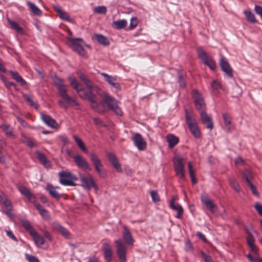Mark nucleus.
Instances as JSON below:
<instances>
[{"mask_svg":"<svg viewBox=\"0 0 262 262\" xmlns=\"http://www.w3.org/2000/svg\"><path fill=\"white\" fill-rule=\"evenodd\" d=\"M68 79L70 84L75 89L80 97L83 99H87L91 103V107L96 112L102 113L105 111V106L103 103H99L97 101L96 94H99L98 87L93 85L90 80L86 79L83 82L89 89L88 91H85L81 84H80L76 78L72 76H69Z\"/></svg>","mask_w":262,"mask_h":262,"instance_id":"nucleus-1","label":"nucleus"},{"mask_svg":"<svg viewBox=\"0 0 262 262\" xmlns=\"http://www.w3.org/2000/svg\"><path fill=\"white\" fill-rule=\"evenodd\" d=\"M53 81L58 90L59 96L64 100H58L59 106L64 108H67L68 106L76 107L78 106V103L67 93V85L64 84L62 79L56 76H52Z\"/></svg>","mask_w":262,"mask_h":262,"instance_id":"nucleus-2","label":"nucleus"},{"mask_svg":"<svg viewBox=\"0 0 262 262\" xmlns=\"http://www.w3.org/2000/svg\"><path fill=\"white\" fill-rule=\"evenodd\" d=\"M21 224L24 228L32 236L35 245L40 247L43 245L45 240L43 237L39 235L31 225L30 222L26 220H23L21 221Z\"/></svg>","mask_w":262,"mask_h":262,"instance_id":"nucleus-3","label":"nucleus"},{"mask_svg":"<svg viewBox=\"0 0 262 262\" xmlns=\"http://www.w3.org/2000/svg\"><path fill=\"white\" fill-rule=\"evenodd\" d=\"M174 170L176 176L181 180L185 178V171L184 168L185 159L184 157L177 156L173 160Z\"/></svg>","mask_w":262,"mask_h":262,"instance_id":"nucleus-4","label":"nucleus"},{"mask_svg":"<svg viewBox=\"0 0 262 262\" xmlns=\"http://www.w3.org/2000/svg\"><path fill=\"white\" fill-rule=\"evenodd\" d=\"M185 117L186 122L191 133L195 138H200L201 136L200 131L193 115L186 110Z\"/></svg>","mask_w":262,"mask_h":262,"instance_id":"nucleus-5","label":"nucleus"},{"mask_svg":"<svg viewBox=\"0 0 262 262\" xmlns=\"http://www.w3.org/2000/svg\"><path fill=\"white\" fill-rule=\"evenodd\" d=\"M68 43L69 46L75 52H76L80 56H85L86 55V51L82 46L81 42H83V40L80 38H73L72 37H68Z\"/></svg>","mask_w":262,"mask_h":262,"instance_id":"nucleus-6","label":"nucleus"},{"mask_svg":"<svg viewBox=\"0 0 262 262\" xmlns=\"http://www.w3.org/2000/svg\"><path fill=\"white\" fill-rule=\"evenodd\" d=\"M59 182L64 186L76 185L75 181L78 180L77 177L70 172L66 171H61L59 172Z\"/></svg>","mask_w":262,"mask_h":262,"instance_id":"nucleus-7","label":"nucleus"},{"mask_svg":"<svg viewBox=\"0 0 262 262\" xmlns=\"http://www.w3.org/2000/svg\"><path fill=\"white\" fill-rule=\"evenodd\" d=\"M103 102L107 104L109 108L113 110L117 115H122V111L118 106L117 101L108 94L105 92L103 93Z\"/></svg>","mask_w":262,"mask_h":262,"instance_id":"nucleus-8","label":"nucleus"},{"mask_svg":"<svg viewBox=\"0 0 262 262\" xmlns=\"http://www.w3.org/2000/svg\"><path fill=\"white\" fill-rule=\"evenodd\" d=\"M198 54L199 57L202 60L204 64L207 66L212 70L215 69L216 64L215 61L202 48L198 49Z\"/></svg>","mask_w":262,"mask_h":262,"instance_id":"nucleus-9","label":"nucleus"},{"mask_svg":"<svg viewBox=\"0 0 262 262\" xmlns=\"http://www.w3.org/2000/svg\"><path fill=\"white\" fill-rule=\"evenodd\" d=\"M80 178L81 186L84 189L90 190L92 187H93L96 191L98 190V187L95 183L92 176L89 175L88 177H85L84 175H80Z\"/></svg>","mask_w":262,"mask_h":262,"instance_id":"nucleus-10","label":"nucleus"},{"mask_svg":"<svg viewBox=\"0 0 262 262\" xmlns=\"http://www.w3.org/2000/svg\"><path fill=\"white\" fill-rule=\"evenodd\" d=\"M192 96L196 110L200 112L205 111L206 104L201 94L197 90H194L192 91Z\"/></svg>","mask_w":262,"mask_h":262,"instance_id":"nucleus-11","label":"nucleus"},{"mask_svg":"<svg viewBox=\"0 0 262 262\" xmlns=\"http://www.w3.org/2000/svg\"><path fill=\"white\" fill-rule=\"evenodd\" d=\"M116 245L117 253L119 259L122 262L126 261V247L121 239H118L115 242Z\"/></svg>","mask_w":262,"mask_h":262,"instance_id":"nucleus-12","label":"nucleus"},{"mask_svg":"<svg viewBox=\"0 0 262 262\" xmlns=\"http://www.w3.org/2000/svg\"><path fill=\"white\" fill-rule=\"evenodd\" d=\"M90 159L93 163L96 171L98 173L100 177H104V173L102 170L103 165L98 157L94 152L90 154Z\"/></svg>","mask_w":262,"mask_h":262,"instance_id":"nucleus-13","label":"nucleus"},{"mask_svg":"<svg viewBox=\"0 0 262 262\" xmlns=\"http://www.w3.org/2000/svg\"><path fill=\"white\" fill-rule=\"evenodd\" d=\"M132 140L138 150H143L146 148V142L141 134L139 133L135 134L132 137Z\"/></svg>","mask_w":262,"mask_h":262,"instance_id":"nucleus-14","label":"nucleus"},{"mask_svg":"<svg viewBox=\"0 0 262 262\" xmlns=\"http://www.w3.org/2000/svg\"><path fill=\"white\" fill-rule=\"evenodd\" d=\"M201 199L202 202L205 205L212 213H215L217 212L218 208L217 206L212 202L207 194H202Z\"/></svg>","mask_w":262,"mask_h":262,"instance_id":"nucleus-15","label":"nucleus"},{"mask_svg":"<svg viewBox=\"0 0 262 262\" xmlns=\"http://www.w3.org/2000/svg\"><path fill=\"white\" fill-rule=\"evenodd\" d=\"M74 161L76 165L84 170H91V168L89 166V164L86 160L83 158L81 156L79 155H76L73 156Z\"/></svg>","mask_w":262,"mask_h":262,"instance_id":"nucleus-16","label":"nucleus"},{"mask_svg":"<svg viewBox=\"0 0 262 262\" xmlns=\"http://www.w3.org/2000/svg\"><path fill=\"white\" fill-rule=\"evenodd\" d=\"M220 65L222 70L228 75V76L230 78L233 77L232 69L227 60L223 56H222L220 58Z\"/></svg>","mask_w":262,"mask_h":262,"instance_id":"nucleus-17","label":"nucleus"},{"mask_svg":"<svg viewBox=\"0 0 262 262\" xmlns=\"http://www.w3.org/2000/svg\"><path fill=\"white\" fill-rule=\"evenodd\" d=\"M107 156L110 162L112 163L114 168L116 169L117 171L118 172H122V169L121 165L119 163L115 155L113 153L110 152L108 154Z\"/></svg>","mask_w":262,"mask_h":262,"instance_id":"nucleus-18","label":"nucleus"},{"mask_svg":"<svg viewBox=\"0 0 262 262\" xmlns=\"http://www.w3.org/2000/svg\"><path fill=\"white\" fill-rule=\"evenodd\" d=\"M201 120L203 123L207 125V127L211 130L213 127V124L210 117L207 114L205 111L200 112Z\"/></svg>","mask_w":262,"mask_h":262,"instance_id":"nucleus-19","label":"nucleus"},{"mask_svg":"<svg viewBox=\"0 0 262 262\" xmlns=\"http://www.w3.org/2000/svg\"><path fill=\"white\" fill-rule=\"evenodd\" d=\"M40 116L42 120L46 125L52 128L57 127V123L56 120L51 116L44 114H41Z\"/></svg>","mask_w":262,"mask_h":262,"instance_id":"nucleus-20","label":"nucleus"},{"mask_svg":"<svg viewBox=\"0 0 262 262\" xmlns=\"http://www.w3.org/2000/svg\"><path fill=\"white\" fill-rule=\"evenodd\" d=\"M101 75L104 77L105 80L112 86L116 88V89H120L119 83L116 82V77L110 76L104 73H101Z\"/></svg>","mask_w":262,"mask_h":262,"instance_id":"nucleus-21","label":"nucleus"},{"mask_svg":"<svg viewBox=\"0 0 262 262\" xmlns=\"http://www.w3.org/2000/svg\"><path fill=\"white\" fill-rule=\"evenodd\" d=\"M59 189V187H54L49 184H48L46 187V189L49 192L50 195L56 200H59L61 197L60 194L57 191V189Z\"/></svg>","mask_w":262,"mask_h":262,"instance_id":"nucleus-22","label":"nucleus"},{"mask_svg":"<svg viewBox=\"0 0 262 262\" xmlns=\"http://www.w3.org/2000/svg\"><path fill=\"white\" fill-rule=\"evenodd\" d=\"M102 248L104 251L105 258L108 262L110 261L113 254L111 246L109 244L105 243L103 244Z\"/></svg>","mask_w":262,"mask_h":262,"instance_id":"nucleus-23","label":"nucleus"},{"mask_svg":"<svg viewBox=\"0 0 262 262\" xmlns=\"http://www.w3.org/2000/svg\"><path fill=\"white\" fill-rule=\"evenodd\" d=\"M19 192L26 196L30 201H34L35 196L30 190L24 186H20L18 187Z\"/></svg>","mask_w":262,"mask_h":262,"instance_id":"nucleus-24","label":"nucleus"},{"mask_svg":"<svg viewBox=\"0 0 262 262\" xmlns=\"http://www.w3.org/2000/svg\"><path fill=\"white\" fill-rule=\"evenodd\" d=\"M170 207L173 210H176L178 213L176 215L177 219H181L183 214V209L180 204H174V199L172 198L170 202Z\"/></svg>","mask_w":262,"mask_h":262,"instance_id":"nucleus-25","label":"nucleus"},{"mask_svg":"<svg viewBox=\"0 0 262 262\" xmlns=\"http://www.w3.org/2000/svg\"><path fill=\"white\" fill-rule=\"evenodd\" d=\"M122 234L123 239L125 243L129 245L132 246L133 245L134 239L130 232L126 226H124L123 227Z\"/></svg>","mask_w":262,"mask_h":262,"instance_id":"nucleus-26","label":"nucleus"},{"mask_svg":"<svg viewBox=\"0 0 262 262\" xmlns=\"http://www.w3.org/2000/svg\"><path fill=\"white\" fill-rule=\"evenodd\" d=\"M223 118L225 123V126L228 132H230L232 130V119L231 116L227 113L223 114Z\"/></svg>","mask_w":262,"mask_h":262,"instance_id":"nucleus-27","label":"nucleus"},{"mask_svg":"<svg viewBox=\"0 0 262 262\" xmlns=\"http://www.w3.org/2000/svg\"><path fill=\"white\" fill-rule=\"evenodd\" d=\"M166 139L168 143V146L169 148L173 147L179 142V138L172 134L167 135Z\"/></svg>","mask_w":262,"mask_h":262,"instance_id":"nucleus-28","label":"nucleus"},{"mask_svg":"<svg viewBox=\"0 0 262 262\" xmlns=\"http://www.w3.org/2000/svg\"><path fill=\"white\" fill-rule=\"evenodd\" d=\"M8 23L11 26V28L15 30L18 33L20 34H24V29L16 21L8 19Z\"/></svg>","mask_w":262,"mask_h":262,"instance_id":"nucleus-29","label":"nucleus"},{"mask_svg":"<svg viewBox=\"0 0 262 262\" xmlns=\"http://www.w3.org/2000/svg\"><path fill=\"white\" fill-rule=\"evenodd\" d=\"M1 128L5 133L7 136L10 137H14L13 129L9 125L3 123L1 125Z\"/></svg>","mask_w":262,"mask_h":262,"instance_id":"nucleus-30","label":"nucleus"},{"mask_svg":"<svg viewBox=\"0 0 262 262\" xmlns=\"http://www.w3.org/2000/svg\"><path fill=\"white\" fill-rule=\"evenodd\" d=\"M94 37L97 41L102 45L107 46L110 43L107 38L101 34H95Z\"/></svg>","mask_w":262,"mask_h":262,"instance_id":"nucleus-31","label":"nucleus"},{"mask_svg":"<svg viewBox=\"0 0 262 262\" xmlns=\"http://www.w3.org/2000/svg\"><path fill=\"white\" fill-rule=\"evenodd\" d=\"M54 227L55 229L58 230L62 234V235L66 238H68L69 236V233L68 231L63 227L61 226L59 224L55 223L54 224Z\"/></svg>","mask_w":262,"mask_h":262,"instance_id":"nucleus-32","label":"nucleus"},{"mask_svg":"<svg viewBox=\"0 0 262 262\" xmlns=\"http://www.w3.org/2000/svg\"><path fill=\"white\" fill-rule=\"evenodd\" d=\"M10 74L13 77L17 82L20 83L21 85L24 86L26 85V81L18 74L17 72L11 71Z\"/></svg>","mask_w":262,"mask_h":262,"instance_id":"nucleus-33","label":"nucleus"},{"mask_svg":"<svg viewBox=\"0 0 262 262\" xmlns=\"http://www.w3.org/2000/svg\"><path fill=\"white\" fill-rule=\"evenodd\" d=\"M27 5L30 11L35 15H41V11L34 4L31 2H27Z\"/></svg>","mask_w":262,"mask_h":262,"instance_id":"nucleus-34","label":"nucleus"},{"mask_svg":"<svg viewBox=\"0 0 262 262\" xmlns=\"http://www.w3.org/2000/svg\"><path fill=\"white\" fill-rule=\"evenodd\" d=\"M127 22L125 19H120L114 21L113 23V27L118 30H120L126 26Z\"/></svg>","mask_w":262,"mask_h":262,"instance_id":"nucleus-35","label":"nucleus"},{"mask_svg":"<svg viewBox=\"0 0 262 262\" xmlns=\"http://www.w3.org/2000/svg\"><path fill=\"white\" fill-rule=\"evenodd\" d=\"M0 202L2 204L4 210H12V206L11 202L6 198H1Z\"/></svg>","mask_w":262,"mask_h":262,"instance_id":"nucleus-36","label":"nucleus"},{"mask_svg":"<svg viewBox=\"0 0 262 262\" xmlns=\"http://www.w3.org/2000/svg\"><path fill=\"white\" fill-rule=\"evenodd\" d=\"M73 138L75 141L76 142L79 148L83 151L86 152L87 148H86L82 141L76 135H73Z\"/></svg>","mask_w":262,"mask_h":262,"instance_id":"nucleus-37","label":"nucleus"},{"mask_svg":"<svg viewBox=\"0 0 262 262\" xmlns=\"http://www.w3.org/2000/svg\"><path fill=\"white\" fill-rule=\"evenodd\" d=\"M188 166L189 176H190V177L191 179V182L193 184H195L196 183V180L195 179V171L193 169V167H192L191 162H188Z\"/></svg>","mask_w":262,"mask_h":262,"instance_id":"nucleus-38","label":"nucleus"},{"mask_svg":"<svg viewBox=\"0 0 262 262\" xmlns=\"http://www.w3.org/2000/svg\"><path fill=\"white\" fill-rule=\"evenodd\" d=\"M244 13L246 17L247 20L250 23H255L256 19L254 14L250 11H244Z\"/></svg>","mask_w":262,"mask_h":262,"instance_id":"nucleus-39","label":"nucleus"},{"mask_svg":"<svg viewBox=\"0 0 262 262\" xmlns=\"http://www.w3.org/2000/svg\"><path fill=\"white\" fill-rule=\"evenodd\" d=\"M23 96L25 100L30 103L31 106L35 107L36 109H37V104L33 101L32 97L30 95L27 94H23Z\"/></svg>","mask_w":262,"mask_h":262,"instance_id":"nucleus-40","label":"nucleus"},{"mask_svg":"<svg viewBox=\"0 0 262 262\" xmlns=\"http://www.w3.org/2000/svg\"><path fill=\"white\" fill-rule=\"evenodd\" d=\"M242 177L245 179L248 184L251 183V180L252 178V174L250 170L248 169L245 170L242 173Z\"/></svg>","mask_w":262,"mask_h":262,"instance_id":"nucleus-41","label":"nucleus"},{"mask_svg":"<svg viewBox=\"0 0 262 262\" xmlns=\"http://www.w3.org/2000/svg\"><path fill=\"white\" fill-rule=\"evenodd\" d=\"M37 156L40 162L45 166H48L49 165V162L47 160L45 155L39 151L36 152Z\"/></svg>","mask_w":262,"mask_h":262,"instance_id":"nucleus-42","label":"nucleus"},{"mask_svg":"<svg viewBox=\"0 0 262 262\" xmlns=\"http://www.w3.org/2000/svg\"><path fill=\"white\" fill-rule=\"evenodd\" d=\"M94 12L97 14H105L107 12V8L105 6H97L94 9Z\"/></svg>","mask_w":262,"mask_h":262,"instance_id":"nucleus-43","label":"nucleus"},{"mask_svg":"<svg viewBox=\"0 0 262 262\" xmlns=\"http://www.w3.org/2000/svg\"><path fill=\"white\" fill-rule=\"evenodd\" d=\"M246 231H247V233L248 234V236L247 238V242L248 245L249 246H252V245L254 244V238L253 236V235H252L250 230L246 229Z\"/></svg>","mask_w":262,"mask_h":262,"instance_id":"nucleus-44","label":"nucleus"},{"mask_svg":"<svg viewBox=\"0 0 262 262\" xmlns=\"http://www.w3.org/2000/svg\"><path fill=\"white\" fill-rule=\"evenodd\" d=\"M230 184L232 187L236 191H240L239 186L235 179H232L230 180Z\"/></svg>","mask_w":262,"mask_h":262,"instance_id":"nucleus-45","label":"nucleus"},{"mask_svg":"<svg viewBox=\"0 0 262 262\" xmlns=\"http://www.w3.org/2000/svg\"><path fill=\"white\" fill-rule=\"evenodd\" d=\"M25 257L29 262H39L38 258L36 256L26 254Z\"/></svg>","mask_w":262,"mask_h":262,"instance_id":"nucleus-46","label":"nucleus"},{"mask_svg":"<svg viewBox=\"0 0 262 262\" xmlns=\"http://www.w3.org/2000/svg\"><path fill=\"white\" fill-rule=\"evenodd\" d=\"M246 256L250 262H262V258L258 257H254L250 253L248 254Z\"/></svg>","mask_w":262,"mask_h":262,"instance_id":"nucleus-47","label":"nucleus"},{"mask_svg":"<svg viewBox=\"0 0 262 262\" xmlns=\"http://www.w3.org/2000/svg\"><path fill=\"white\" fill-rule=\"evenodd\" d=\"M138 24V20L137 17H132L130 19L129 28L133 29L136 28Z\"/></svg>","mask_w":262,"mask_h":262,"instance_id":"nucleus-48","label":"nucleus"},{"mask_svg":"<svg viewBox=\"0 0 262 262\" xmlns=\"http://www.w3.org/2000/svg\"><path fill=\"white\" fill-rule=\"evenodd\" d=\"M60 13L58 14V15L60 18L67 20L69 21H71L72 20V19L70 18L68 14L64 12L63 11H60Z\"/></svg>","mask_w":262,"mask_h":262,"instance_id":"nucleus-49","label":"nucleus"},{"mask_svg":"<svg viewBox=\"0 0 262 262\" xmlns=\"http://www.w3.org/2000/svg\"><path fill=\"white\" fill-rule=\"evenodd\" d=\"M211 88L212 91H215L220 89L221 88V85L218 81L214 80L212 82Z\"/></svg>","mask_w":262,"mask_h":262,"instance_id":"nucleus-50","label":"nucleus"},{"mask_svg":"<svg viewBox=\"0 0 262 262\" xmlns=\"http://www.w3.org/2000/svg\"><path fill=\"white\" fill-rule=\"evenodd\" d=\"M150 195H151L152 200L154 202H157L160 201V196H159L158 193H157V192L155 191H151L150 192Z\"/></svg>","mask_w":262,"mask_h":262,"instance_id":"nucleus-51","label":"nucleus"},{"mask_svg":"<svg viewBox=\"0 0 262 262\" xmlns=\"http://www.w3.org/2000/svg\"><path fill=\"white\" fill-rule=\"evenodd\" d=\"M39 213L45 220L50 219V215L47 210L43 208L41 210H40Z\"/></svg>","mask_w":262,"mask_h":262,"instance_id":"nucleus-52","label":"nucleus"},{"mask_svg":"<svg viewBox=\"0 0 262 262\" xmlns=\"http://www.w3.org/2000/svg\"><path fill=\"white\" fill-rule=\"evenodd\" d=\"M58 138L60 141L62 142L64 145H68L70 143V141L66 136H60Z\"/></svg>","mask_w":262,"mask_h":262,"instance_id":"nucleus-53","label":"nucleus"},{"mask_svg":"<svg viewBox=\"0 0 262 262\" xmlns=\"http://www.w3.org/2000/svg\"><path fill=\"white\" fill-rule=\"evenodd\" d=\"M201 253L202 256L204 259L205 262H213L210 256L207 255L203 252H202Z\"/></svg>","mask_w":262,"mask_h":262,"instance_id":"nucleus-54","label":"nucleus"},{"mask_svg":"<svg viewBox=\"0 0 262 262\" xmlns=\"http://www.w3.org/2000/svg\"><path fill=\"white\" fill-rule=\"evenodd\" d=\"M254 11L262 19V7L255 5L254 7Z\"/></svg>","mask_w":262,"mask_h":262,"instance_id":"nucleus-55","label":"nucleus"},{"mask_svg":"<svg viewBox=\"0 0 262 262\" xmlns=\"http://www.w3.org/2000/svg\"><path fill=\"white\" fill-rule=\"evenodd\" d=\"M6 232L7 235L11 239L13 240L15 242H17V239L16 237L15 236L12 232L10 230H6Z\"/></svg>","mask_w":262,"mask_h":262,"instance_id":"nucleus-56","label":"nucleus"},{"mask_svg":"<svg viewBox=\"0 0 262 262\" xmlns=\"http://www.w3.org/2000/svg\"><path fill=\"white\" fill-rule=\"evenodd\" d=\"M255 208L257 213L261 216H262V205L256 203L255 205Z\"/></svg>","mask_w":262,"mask_h":262,"instance_id":"nucleus-57","label":"nucleus"},{"mask_svg":"<svg viewBox=\"0 0 262 262\" xmlns=\"http://www.w3.org/2000/svg\"><path fill=\"white\" fill-rule=\"evenodd\" d=\"M248 185H249L250 188L251 189L253 194L255 195H258V193L256 188L255 187V186L251 183Z\"/></svg>","mask_w":262,"mask_h":262,"instance_id":"nucleus-58","label":"nucleus"},{"mask_svg":"<svg viewBox=\"0 0 262 262\" xmlns=\"http://www.w3.org/2000/svg\"><path fill=\"white\" fill-rule=\"evenodd\" d=\"M4 83H5V85L8 88H9L11 86L16 87V84L13 82L5 80L4 81Z\"/></svg>","mask_w":262,"mask_h":262,"instance_id":"nucleus-59","label":"nucleus"},{"mask_svg":"<svg viewBox=\"0 0 262 262\" xmlns=\"http://www.w3.org/2000/svg\"><path fill=\"white\" fill-rule=\"evenodd\" d=\"M179 84L180 86L182 88H184L185 86V82L184 80L182 79V76H179Z\"/></svg>","mask_w":262,"mask_h":262,"instance_id":"nucleus-60","label":"nucleus"},{"mask_svg":"<svg viewBox=\"0 0 262 262\" xmlns=\"http://www.w3.org/2000/svg\"><path fill=\"white\" fill-rule=\"evenodd\" d=\"M43 235H44V237L47 238L48 241H52V237H51V236L50 234V233L47 231H46L44 232V233H43Z\"/></svg>","mask_w":262,"mask_h":262,"instance_id":"nucleus-61","label":"nucleus"},{"mask_svg":"<svg viewBox=\"0 0 262 262\" xmlns=\"http://www.w3.org/2000/svg\"><path fill=\"white\" fill-rule=\"evenodd\" d=\"M196 235L202 240H203L204 241H206V238L205 235L203 233H202L201 232H198L197 233H196Z\"/></svg>","mask_w":262,"mask_h":262,"instance_id":"nucleus-62","label":"nucleus"},{"mask_svg":"<svg viewBox=\"0 0 262 262\" xmlns=\"http://www.w3.org/2000/svg\"><path fill=\"white\" fill-rule=\"evenodd\" d=\"M185 245L186 247V250L189 251L192 248V245L189 240L186 241Z\"/></svg>","mask_w":262,"mask_h":262,"instance_id":"nucleus-63","label":"nucleus"},{"mask_svg":"<svg viewBox=\"0 0 262 262\" xmlns=\"http://www.w3.org/2000/svg\"><path fill=\"white\" fill-rule=\"evenodd\" d=\"M89 262H99L98 258L95 256L90 257Z\"/></svg>","mask_w":262,"mask_h":262,"instance_id":"nucleus-64","label":"nucleus"}]
</instances>
